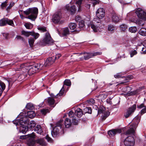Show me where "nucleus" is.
<instances>
[{"instance_id":"nucleus-62","label":"nucleus","mask_w":146,"mask_h":146,"mask_svg":"<svg viewBox=\"0 0 146 146\" xmlns=\"http://www.w3.org/2000/svg\"><path fill=\"white\" fill-rule=\"evenodd\" d=\"M20 138L21 139H27V135H22L20 136Z\"/></svg>"},{"instance_id":"nucleus-41","label":"nucleus","mask_w":146,"mask_h":146,"mask_svg":"<svg viewBox=\"0 0 146 146\" xmlns=\"http://www.w3.org/2000/svg\"><path fill=\"white\" fill-rule=\"evenodd\" d=\"M38 29L42 32H46V28L44 27H38Z\"/></svg>"},{"instance_id":"nucleus-55","label":"nucleus","mask_w":146,"mask_h":146,"mask_svg":"<svg viewBox=\"0 0 146 146\" xmlns=\"http://www.w3.org/2000/svg\"><path fill=\"white\" fill-rule=\"evenodd\" d=\"M137 52L136 50H135L132 51L130 53V56L131 57H132L134 55L136 54Z\"/></svg>"},{"instance_id":"nucleus-35","label":"nucleus","mask_w":146,"mask_h":146,"mask_svg":"<svg viewBox=\"0 0 146 146\" xmlns=\"http://www.w3.org/2000/svg\"><path fill=\"white\" fill-rule=\"evenodd\" d=\"M85 113H88L89 114H91L92 113V109L91 108L87 107L84 108V110Z\"/></svg>"},{"instance_id":"nucleus-39","label":"nucleus","mask_w":146,"mask_h":146,"mask_svg":"<svg viewBox=\"0 0 146 146\" xmlns=\"http://www.w3.org/2000/svg\"><path fill=\"white\" fill-rule=\"evenodd\" d=\"M34 39L33 38H30L29 39V42L31 47H32L34 42Z\"/></svg>"},{"instance_id":"nucleus-25","label":"nucleus","mask_w":146,"mask_h":146,"mask_svg":"<svg viewBox=\"0 0 146 146\" xmlns=\"http://www.w3.org/2000/svg\"><path fill=\"white\" fill-rule=\"evenodd\" d=\"M29 130L27 126H21L20 127V132L23 133H25L27 131H29Z\"/></svg>"},{"instance_id":"nucleus-12","label":"nucleus","mask_w":146,"mask_h":146,"mask_svg":"<svg viewBox=\"0 0 146 146\" xmlns=\"http://www.w3.org/2000/svg\"><path fill=\"white\" fill-rule=\"evenodd\" d=\"M61 16L60 13H56L53 15L52 21L55 23H57L60 21Z\"/></svg>"},{"instance_id":"nucleus-17","label":"nucleus","mask_w":146,"mask_h":146,"mask_svg":"<svg viewBox=\"0 0 146 146\" xmlns=\"http://www.w3.org/2000/svg\"><path fill=\"white\" fill-rule=\"evenodd\" d=\"M36 142L42 146H45L46 145V142L43 138H40L37 139L36 140Z\"/></svg>"},{"instance_id":"nucleus-47","label":"nucleus","mask_w":146,"mask_h":146,"mask_svg":"<svg viewBox=\"0 0 146 146\" xmlns=\"http://www.w3.org/2000/svg\"><path fill=\"white\" fill-rule=\"evenodd\" d=\"M15 3L14 2H11L10 3L9 5L7 8L6 10L9 12L10 9L14 5Z\"/></svg>"},{"instance_id":"nucleus-22","label":"nucleus","mask_w":146,"mask_h":146,"mask_svg":"<svg viewBox=\"0 0 146 146\" xmlns=\"http://www.w3.org/2000/svg\"><path fill=\"white\" fill-rule=\"evenodd\" d=\"M72 122L71 120L68 118L66 119L64 121V125L66 128H68L71 126Z\"/></svg>"},{"instance_id":"nucleus-29","label":"nucleus","mask_w":146,"mask_h":146,"mask_svg":"<svg viewBox=\"0 0 146 146\" xmlns=\"http://www.w3.org/2000/svg\"><path fill=\"white\" fill-rule=\"evenodd\" d=\"M27 117L29 118H33L35 116V114L33 111H30L27 112Z\"/></svg>"},{"instance_id":"nucleus-33","label":"nucleus","mask_w":146,"mask_h":146,"mask_svg":"<svg viewBox=\"0 0 146 146\" xmlns=\"http://www.w3.org/2000/svg\"><path fill=\"white\" fill-rule=\"evenodd\" d=\"M31 32H28L24 30H23L21 31V33L22 35H23L27 37H29L30 35H32L31 34Z\"/></svg>"},{"instance_id":"nucleus-15","label":"nucleus","mask_w":146,"mask_h":146,"mask_svg":"<svg viewBox=\"0 0 146 146\" xmlns=\"http://www.w3.org/2000/svg\"><path fill=\"white\" fill-rule=\"evenodd\" d=\"M70 29L72 30V32H79L80 30L78 29V28H76V23H71L69 24V25Z\"/></svg>"},{"instance_id":"nucleus-52","label":"nucleus","mask_w":146,"mask_h":146,"mask_svg":"<svg viewBox=\"0 0 146 146\" xmlns=\"http://www.w3.org/2000/svg\"><path fill=\"white\" fill-rule=\"evenodd\" d=\"M122 74L121 73H118L116 75H114V77L116 78H123L122 77Z\"/></svg>"},{"instance_id":"nucleus-1","label":"nucleus","mask_w":146,"mask_h":146,"mask_svg":"<svg viewBox=\"0 0 146 146\" xmlns=\"http://www.w3.org/2000/svg\"><path fill=\"white\" fill-rule=\"evenodd\" d=\"M105 14V11L103 8H100L97 10L96 12V15L97 18L94 19V21L96 22L90 24L89 25V27H90L94 32H97L99 30L100 27L101 26L102 19L104 17Z\"/></svg>"},{"instance_id":"nucleus-6","label":"nucleus","mask_w":146,"mask_h":146,"mask_svg":"<svg viewBox=\"0 0 146 146\" xmlns=\"http://www.w3.org/2000/svg\"><path fill=\"white\" fill-rule=\"evenodd\" d=\"M40 64H36L32 66L29 69L26 71L27 72V74L29 76H31L38 71V70L39 69Z\"/></svg>"},{"instance_id":"nucleus-11","label":"nucleus","mask_w":146,"mask_h":146,"mask_svg":"<svg viewBox=\"0 0 146 146\" xmlns=\"http://www.w3.org/2000/svg\"><path fill=\"white\" fill-rule=\"evenodd\" d=\"M136 108V105L134 104L132 106L129 108L127 111L125 113L124 116L125 118H127L129 117L134 112Z\"/></svg>"},{"instance_id":"nucleus-20","label":"nucleus","mask_w":146,"mask_h":146,"mask_svg":"<svg viewBox=\"0 0 146 146\" xmlns=\"http://www.w3.org/2000/svg\"><path fill=\"white\" fill-rule=\"evenodd\" d=\"M35 131L37 133L41 135L43 133L41 126L37 125L35 127Z\"/></svg>"},{"instance_id":"nucleus-32","label":"nucleus","mask_w":146,"mask_h":146,"mask_svg":"<svg viewBox=\"0 0 146 146\" xmlns=\"http://www.w3.org/2000/svg\"><path fill=\"white\" fill-rule=\"evenodd\" d=\"M78 25L79 26V28L80 30H83L85 27L84 21L83 20L79 21Z\"/></svg>"},{"instance_id":"nucleus-3","label":"nucleus","mask_w":146,"mask_h":146,"mask_svg":"<svg viewBox=\"0 0 146 146\" xmlns=\"http://www.w3.org/2000/svg\"><path fill=\"white\" fill-rule=\"evenodd\" d=\"M140 119L138 117H135L133 119V121L136 120V122L135 123H133L131 124V127L130 128L128 129L125 133V135H127L130 134H133L135 133V129L137 126V125L140 121Z\"/></svg>"},{"instance_id":"nucleus-13","label":"nucleus","mask_w":146,"mask_h":146,"mask_svg":"<svg viewBox=\"0 0 146 146\" xmlns=\"http://www.w3.org/2000/svg\"><path fill=\"white\" fill-rule=\"evenodd\" d=\"M121 132V130L120 129H114L108 131V134L110 137H112L116 134L120 133Z\"/></svg>"},{"instance_id":"nucleus-63","label":"nucleus","mask_w":146,"mask_h":146,"mask_svg":"<svg viewBox=\"0 0 146 146\" xmlns=\"http://www.w3.org/2000/svg\"><path fill=\"white\" fill-rule=\"evenodd\" d=\"M127 79L128 80H130L132 79L133 78V76L132 75H129L127 76Z\"/></svg>"},{"instance_id":"nucleus-58","label":"nucleus","mask_w":146,"mask_h":146,"mask_svg":"<svg viewBox=\"0 0 146 146\" xmlns=\"http://www.w3.org/2000/svg\"><path fill=\"white\" fill-rule=\"evenodd\" d=\"M61 54H56L55 56V57H54V60H56L57 59H58L61 56Z\"/></svg>"},{"instance_id":"nucleus-14","label":"nucleus","mask_w":146,"mask_h":146,"mask_svg":"<svg viewBox=\"0 0 146 146\" xmlns=\"http://www.w3.org/2000/svg\"><path fill=\"white\" fill-rule=\"evenodd\" d=\"M55 62L54 56L50 57L48 58L45 62L44 65L45 66H49Z\"/></svg>"},{"instance_id":"nucleus-44","label":"nucleus","mask_w":146,"mask_h":146,"mask_svg":"<svg viewBox=\"0 0 146 146\" xmlns=\"http://www.w3.org/2000/svg\"><path fill=\"white\" fill-rule=\"evenodd\" d=\"M31 34H32V35H31L34 36L35 39H36L40 35L38 33H35L33 31H31Z\"/></svg>"},{"instance_id":"nucleus-48","label":"nucleus","mask_w":146,"mask_h":146,"mask_svg":"<svg viewBox=\"0 0 146 146\" xmlns=\"http://www.w3.org/2000/svg\"><path fill=\"white\" fill-rule=\"evenodd\" d=\"M8 3V0H6L4 2L2 3L1 5V7L2 9H4L7 5V3Z\"/></svg>"},{"instance_id":"nucleus-10","label":"nucleus","mask_w":146,"mask_h":146,"mask_svg":"<svg viewBox=\"0 0 146 146\" xmlns=\"http://www.w3.org/2000/svg\"><path fill=\"white\" fill-rule=\"evenodd\" d=\"M111 18L112 19V22L116 23L121 20V17L115 13L114 12L112 11L111 14Z\"/></svg>"},{"instance_id":"nucleus-56","label":"nucleus","mask_w":146,"mask_h":146,"mask_svg":"<svg viewBox=\"0 0 146 146\" xmlns=\"http://www.w3.org/2000/svg\"><path fill=\"white\" fill-rule=\"evenodd\" d=\"M102 54V53L101 52H97L93 53H92V54L93 55L92 57L98 55H101Z\"/></svg>"},{"instance_id":"nucleus-19","label":"nucleus","mask_w":146,"mask_h":146,"mask_svg":"<svg viewBox=\"0 0 146 146\" xmlns=\"http://www.w3.org/2000/svg\"><path fill=\"white\" fill-rule=\"evenodd\" d=\"M28 125L27 126L29 130H33L34 128L35 127L36 123L35 122L33 121H31L28 123Z\"/></svg>"},{"instance_id":"nucleus-37","label":"nucleus","mask_w":146,"mask_h":146,"mask_svg":"<svg viewBox=\"0 0 146 146\" xmlns=\"http://www.w3.org/2000/svg\"><path fill=\"white\" fill-rule=\"evenodd\" d=\"M27 135V139H29V138H33V139H34L35 138V134L33 132Z\"/></svg>"},{"instance_id":"nucleus-38","label":"nucleus","mask_w":146,"mask_h":146,"mask_svg":"<svg viewBox=\"0 0 146 146\" xmlns=\"http://www.w3.org/2000/svg\"><path fill=\"white\" fill-rule=\"evenodd\" d=\"M105 109L104 107L102 106H101L100 107L98 111V114H101V113H104L105 112Z\"/></svg>"},{"instance_id":"nucleus-23","label":"nucleus","mask_w":146,"mask_h":146,"mask_svg":"<svg viewBox=\"0 0 146 146\" xmlns=\"http://www.w3.org/2000/svg\"><path fill=\"white\" fill-rule=\"evenodd\" d=\"M81 54H84V58L85 60H87L89 58H91L92 57V54L91 53H81Z\"/></svg>"},{"instance_id":"nucleus-61","label":"nucleus","mask_w":146,"mask_h":146,"mask_svg":"<svg viewBox=\"0 0 146 146\" xmlns=\"http://www.w3.org/2000/svg\"><path fill=\"white\" fill-rule=\"evenodd\" d=\"M137 107L139 109H141L143 107H146V106H145L143 104H141L139 106H137Z\"/></svg>"},{"instance_id":"nucleus-16","label":"nucleus","mask_w":146,"mask_h":146,"mask_svg":"<svg viewBox=\"0 0 146 146\" xmlns=\"http://www.w3.org/2000/svg\"><path fill=\"white\" fill-rule=\"evenodd\" d=\"M66 9L67 11H70L72 14L75 13L76 11L75 6L74 5L70 7L68 5H67L66 6Z\"/></svg>"},{"instance_id":"nucleus-64","label":"nucleus","mask_w":146,"mask_h":146,"mask_svg":"<svg viewBox=\"0 0 146 146\" xmlns=\"http://www.w3.org/2000/svg\"><path fill=\"white\" fill-rule=\"evenodd\" d=\"M81 19V17L78 16H77L76 17L75 20L76 21L78 22Z\"/></svg>"},{"instance_id":"nucleus-26","label":"nucleus","mask_w":146,"mask_h":146,"mask_svg":"<svg viewBox=\"0 0 146 146\" xmlns=\"http://www.w3.org/2000/svg\"><path fill=\"white\" fill-rule=\"evenodd\" d=\"M27 72L25 71L23 72V74H20L18 77V80H21L27 76Z\"/></svg>"},{"instance_id":"nucleus-9","label":"nucleus","mask_w":146,"mask_h":146,"mask_svg":"<svg viewBox=\"0 0 146 146\" xmlns=\"http://www.w3.org/2000/svg\"><path fill=\"white\" fill-rule=\"evenodd\" d=\"M137 16L140 19H146V12L140 8H138L135 12Z\"/></svg>"},{"instance_id":"nucleus-50","label":"nucleus","mask_w":146,"mask_h":146,"mask_svg":"<svg viewBox=\"0 0 146 146\" xmlns=\"http://www.w3.org/2000/svg\"><path fill=\"white\" fill-rule=\"evenodd\" d=\"M87 102L88 104H94L95 103V102L94 100L93 99H90L87 100Z\"/></svg>"},{"instance_id":"nucleus-49","label":"nucleus","mask_w":146,"mask_h":146,"mask_svg":"<svg viewBox=\"0 0 146 146\" xmlns=\"http://www.w3.org/2000/svg\"><path fill=\"white\" fill-rule=\"evenodd\" d=\"M71 85V82L70 80H66L64 82V85L70 86Z\"/></svg>"},{"instance_id":"nucleus-57","label":"nucleus","mask_w":146,"mask_h":146,"mask_svg":"<svg viewBox=\"0 0 146 146\" xmlns=\"http://www.w3.org/2000/svg\"><path fill=\"white\" fill-rule=\"evenodd\" d=\"M72 123L74 125H77L78 124V120L74 118L72 119Z\"/></svg>"},{"instance_id":"nucleus-36","label":"nucleus","mask_w":146,"mask_h":146,"mask_svg":"<svg viewBox=\"0 0 146 146\" xmlns=\"http://www.w3.org/2000/svg\"><path fill=\"white\" fill-rule=\"evenodd\" d=\"M137 29L136 27H132L129 28V32L132 33H135L137 32Z\"/></svg>"},{"instance_id":"nucleus-27","label":"nucleus","mask_w":146,"mask_h":146,"mask_svg":"<svg viewBox=\"0 0 146 146\" xmlns=\"http://www.w3.org/2000/svg\"><path fill=\"white\" fill-rule=\"evenodd\" d=\"M110 113L108 111H106L102 113V120H104L110 115Z\"/></svg>"},{"instance_id":"nucleus-31","label":"nucleus","mask_w":146,"mask_h":146,"mask_svg":"<svg viewBox=\"0 0 146 146\" xmlns=\"http://www.w3.org/2000/svg\"><path fill=\"white\" fill-rule=\"evenodd\" d=\"M55 101L54 99L51 97H49L47 99V102L50 106H52L54 104Z\"/></svg>"},{"instance_id":"nucleus-42","label":"nucleus","mask_w":146,"mask_h":146,"mask_svg":"<svg viewBox=\"0 0 146 146\" xmlns=\"http://www.w3.org/2000/svg\"><path fill=\"white\" fill-rule=\"evenodd\" d=\"M25 26L27 29H31L33 27V25L31 23H27L25 25Z\"/></svg>"},{"instance_id":"nucleus-34","label":"nucleus","mask_w":146,"mask_h":146,"mask_svg":"<svg viewBox=\"0 0 146 146\" xmlns=\"http://www.w3.org/2000/svg\"><path fill=\"white\" fill-rule=\"evenodd\" d=\"M64 85L61 89L60 90L59 93L57 94L56 96H53V97H54V98H56V96H58V95L59 96H60L62 95L64 91Z\"/></svg>"},{"instance_id":"nucleus-24","label":"nucleus","mask_w":146,"mask_h":146,"mask_svg":"<svg viewBox=\"0 0 146 146\" xmlns=\"http://www.w3.org/2000/svg\"><path fill=\"white\" fill-rule=\"evenodd\" d=\"M75 113L79 117H81L83 114L82 110L80 108L77 109L75 111Z\"/></svg>"},{"instance_id":"nucleus-46","label":"nucleus","mask_w":146,"mask_h":146,"mask_svg":"<svg viewBox=\"0 0 146 146\" xmlns=\"http://www.w3.org/2000/svg\"><path fill=\"white\" fill-rule=\"evenodd\" d=\"M82 0H79L76 2V4L78 5V11H80L81 10V5L82 4Z\"/></svg>"},{"instance_id":"nucleus-60","label":"nucleus","mask_w":146,"mask_h":146,"mask_svg":"<svg viewBox=\"0 0 146 146\" xmlns=\"http://www.w3.org/2000/svg\"><path fill=\"white\" fill-rule=\"evenodd\" d=\"M45 138L47 140L48 142H51L52 141V140L51 138L48 136V135H47Z\"/></svg>"},{"instance_id":"nucleus-51","label":"nucleus","mask_w":146,"mask_h":146,"mask_svg":"<svg viewBox=\"0 0 146 146\" xmlns=\"http://www.w3.org/2000/svg\"><path fill=\"white\" fill-rule=\"evenodd\" d=\"M139 90H136L133 92H131L130 93L131 95H133L137 94H139Z\"/></svg>"},{"instance_id":"nucleus-45","label":"nucleus","mask_w":146,"mask_h":146,"mask_svg":"<svg viewBox=\"0 0 146 146\" xmlns=\"http://www.w3.org/2000/svg\"><path fill=\"white\" fill-rule=\"evenodd\" d=\"M41 113L44 115L46 114V113L49 112V111L48 109H43L40 111Z\"/></svg>"},{"instance_id":"nucleus-7","label":"nucleus","mask_w":146,"mask_h":146,"mask_svg":"<svg viewBox=\"0 0 146 146\" xmlns=\"http://www.w3.org/2000/svg\"><path fill=\"white\" fill-rule=\"evenodd\" d=\"M7 24L12 26H13L14 25L13 21L7 18H4L0 20V26H4Z\"/></svg>"},{"instance_id":"nucleus-4","label":"nucleus","mask_w":146,"mask_h":146,"mask_svg":"<svg viewBox=\"0 0 146 146\" xmlns=\"http://www.w3.org/2000/svg\"><path fill=\"white\" fill-rule=\"evenodd\" d=\"M21 116V114L18 116V117L20 118V119H17L13 121V123L16 125H23L28 124L29 123V119L27 117H24Z\"/></svg>"},{"instance_id":"nucleus-21","label":"nucleus","mask_w":146,"mask_h":146,"mask_svg":"<svg viewBox=\"0 0 146 146\" xmlns=\"http://www.w3.org/2000/svg\"><path fill=\"white\" fill-rule=\"evenodd\" d=\"M36 142V140L33 138L27 139V144L29 146H33Z\"/></svg>"},{"instance_id":"nucleus-28","label":"nucleus","mask_w":146,"mask_h":146,"mask_svg":"<svg viewBox=\"0 0 146 146\" xmlns=\"http://www.w3.org/2000/svg\"><path fill=\"white\" fill-rule=\"evenodd\" d=\"M139 34L143 36H146V29L144 28H142L139 30Z\"/></svg>"},{"instance_id":"nucleus-18","label":"nucleus","mask_w":146,"mask_h":146,"mask_svg":"<svg viewBox=\"0 0 146 146\" xmlns=\"http://www.w3.org/2000/svg\"><path fill=\"white\" fill-rule=\"evenodd\" d=\"M61 33L63 36H66L70 34V31L68 27H65L61 30Z\"/></svg>"},{"instance_id":"nucleus-43","label":"nucleus","mask_w":146,"mask_h":146,"mask_svg":"<svg viewBox=\"0 0 146 146\" xmlns=\"http://www.w3.org/2000/svg\"><path fill=\"white\" fill-rule=\"evenodd\" d=\"M26 107L29 110H33L34 108L33 104L31 103H28Z\"/></svg>"},{"instance_id":"nucleus-53","label":"nucleus","mask_w":146,"mask_h":146,"mask_svg":"<svg viewBox=\"0 0 146 146\" xmlns=\"http://www.w3.org/2000/svg\"><path fill=\"white\" fill-rule=\"evenodd\" d=\"M0 85L2 88L3 90H4L5 89V84L4 83L1 82V81H0Z\"/></svg>"},{"instance_id":"nucleus-5","label":"nucleus","mask_w":146,"mask_h":146,"mask_svg":"<svg viewBox=\"0 0 146 146\" xmlns=\"http://www.w3.org/2000/svg\"><path fill=\"white\" fill-rule=\"evenodd\" d=\"M43 43L48 45H52L54 41L52 39L50 33L48 32L45 34V36L42 40Z\"/></svg>"},{"instance_id":"nucleus-40","label":"nucleus","mask_w":146,"mask_h":146,"mask_svg":"<svg viewBox=\"0 0 146 146\" xmlns=\"http://www.w3.org/2000/svg\"><path fill=\"white\" fill-rule=\"evenodd\" d=\"M127 25L125 24H122L121 25L120 27V30L123 31H125L127 29Z\"/></svg>"},{"instance_id":"nucleus-54","label":"nucleus","mask_w":146,"mask_h":146,"mask_svg":"<svg viewBox=\"0 0 146 146\" xmlns=\"http://www.w3.org/2000/svg\"><path fill=\"white\" fill-rule=\"evenodd\" d=\"M146 112V107L142 109L140 112L141 115H143V114Z\"/></svg>"},{"instance_id":"nucleus-59","label":"nucleus","mask_w":146,"mask_h":146,"mask_svg":"<svg viewBox=\"0 0 146 146\" xmlns=\"http://www.w3.org/2000/svg\"><path fill=\"white\" fill-rule=\"evenodd\" d=\"M68 115L70 117H73L74 115V112L72 111H70L69 112Z\"/></svg>"},{"instance_id":"nucleus-30","label":"nucleus","mask_w":146,"mask_h":146,"mask_svg":"<svg viewBox=\"0 0 146 146\" xmlns=\"http://www.w3.org/2000/svg\"><path fill=\"white\" fill-rule=\"evenodd\" d=\"M115 26L112 25H109L108 26V30L112 33L114 32L115 30Z\"/></svg>"},{"instance_id":"nucleus-2","label":"nucleus","mask_w":146,"mask_h":146,"mask_svg":"<svg viewBox=\"0 0 146 146\" xmlns=\"http://www.w3.org/2000/svg\"><path fill=\"white\" fill-rule=\"evenodd\" d=\"M26 15H30L27 18L32 20H35L37 17L38 13V9L36 8H29L24 11Z\"/></svg>"},{"instance_id":"nucleus-8","label":"nucleus","mask_w":146,"mask_h":146,"mask_svg":"<svg viewBox=\"0 0 146 146\" xmlns=\"http://www.w3.org/2000/svg\"><path fill=\"white\" fill-rule=\"evenodd\" d=\"M62 121H60L59 123H57L56 125L53 129V131H52L51 134L53 137H55L58 134L59 130L58 127H59L61 129L62 127L61 125Z\"/></svg>"}]
</instances>
